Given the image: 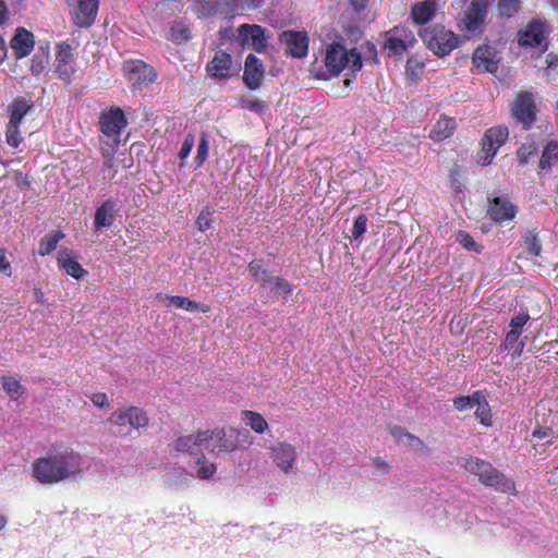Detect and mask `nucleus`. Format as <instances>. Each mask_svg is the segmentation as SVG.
Listing matches in <instances>:
<instances>
[{
  "mask_svg": "<svg viewBox=\"0 0 558 558\" xmlns=\"http://www.w3.org/2000/svg\"><path fill=\"white\" fill-rule=\"evenodd\" d=\"M157 299L166 307L181 308V310H184V311H187L191 313H193V312L207 313L209 311V306L202 304V303H197V302L190 300L189 298H185V296L159 293L157 295Z\"/></svg>",
  "mask_w": 558,
  "mask_h": 558,
  "instance_id": "a211bd4d",
  "label": "nucleus"
},
{
  "mask_svg": "<svg viewBox=\"0 0 558 558\" xmlns=\"http://www.w3.org/2000/svg\"><path fill=\"white\" fill-rule=\"evenodd\" d=\"M116 211V204L112 201L102 203L95 213V228L97 230L110 228L114 223Z\"/></svg>",
  "mask_w": 558,
  "mask_h": 558,
  "instance_id": "a878e982",
  "label": "nucleus"
},
{
  "mask_svg": "<svg viewBox=\"0 0 558 558\" xmlns=\"http://www.w3.org/2000/svg\"><path fill=\"white\" fill-rule=\"evenodd\" d=\"M123 70L133 86H143L156 80L154 69L141 60H129L123 63Z\"/></svg>",
  "mask_w": 558,
  "mask_h": 558,
  "instance_id": "1a4fd4ad",
  "label": "nucleus"
},
{
  "mask_svg": "<svg viewBox=\"0 0 558 558\" xmlns=\"http://www.w3.org/2000/svg\"><path fill=\"white\" fill-rule=\"evenodd\" d=\"M366 229H367L366 216L365 215L357 216V218L355 219L354 225H353V230H352L353 238L355 240L360 239L366 232Z\"/></svg>",
  "mask_w": 558,
  "mask_h": 558,
  "instance_id": "864d4df0",
  "label": "nucleus"
},
{
  "mask_svg": "<svg viewBox=\"0 0 558 558\" xmlns=\"http://www.w3.org/2000/svg\"><path fill=\"white\" fill-rule=\"evenodd\" d=\"M390 434L399 444L413 450H421L424 447V444L420 438L409 434L404 428L400 426L390 427Z\"/></svg>",
  "mask_w": 558,
  "mask_h": 558,
  "instance_id": "c756f323",
  "label": "nucleus"
},
{
  "mask_svg": "<svg viewBox=\"0 0 558 558\" xmlns=\"http://www.w3.org/2000/svg\"><path fill=\"white\" fill-rule=\"evenodd\" d=\"M211 211L208 208H205L201 211V214L197 217L196 226L197 229L202 232L206 231L211 226V219H210Z\"/></svg>",
  "mask_w": 558,
  "mask_h": 558,
  "instance_id": "5fc2aeb1",
  "label": "nucleus"
},
{
  "mask_svg": "<svg viewBox=\"0 0 558 558\" xmlns=\"http://www.w3.org/2000/svg\"><path fill=\"white\" fill-rule=\"evenodd\" d=\"M480 391H476L472 396L459 397L454 399V408L460 412L474 409L477 403V398H480Z\"/></svg>",
  "mask_w": 558,
  "mask_h": 558,
  "instance_id": "a18cd8bd",
  "label": "nucleus"
},
{
  "mask_svg": "<svg viewBox=\"0 0 558 558\" xmlns=\"http://www.w3.org/2000/svg\"><path fill=\"white\" fill-rule=\"evenodd\" d=\"M100 0H78L72 9L71 15L78 27H89L97 16Z\"/></svg>",
  "mask_w": 558,
  "mask_h": 558,
  "instance_id": "4468645a",
  "label": "nucleus"
},
{
  "mask_svg": "<svg viewBox=\"0 0 558 558\" xmlns=\"http://www.w3.org/2000/svg\"><path fill=\"white\" fill-rule=\"evenodd\" d=\"M110 424L116 428L114 433L120 436L131 435L130 426L128 423L126 409H119L114 411L109 417Z\"/></svg>",
  "mask_w": 558,
  "mask_h": 558,
  "instance_id": "473e14b6",
  "label": "nucleus"
},
{
  "mask_svg": "<svg viewBox=\"0 0 558 558\" xmlns=\"http://www.w3.org/2000/svg\"><path fill=\"white\" fill-rule=\"evenodd\" d=\"M195 145V138L192 134H189L184 142L182 143V146L178 153V157L180 159V167H183L184 160L190 156L193 147Z\"/></svg>",
  "mask_w": 558,
  "mask_h": 558,
  "instance_id": "8fccbe9b",
  "label": "nucleus"
},
{
  "mask_svg": "<svg viewBox=\"0 0 558 558\" xmlns=\"http://www.w3.org/2000/svg\"><path fill=\"white\" fill-rule=\"evenodd\" d=\"M239 435L235 428L202 430L205 451L214 456L231 452L239 446Z\"/></svg>",
  "mask_w": 558,
  "mask_h": 558,
  "instance_id": "39448f33",
  "label": "nucleus"
},
{
  "mask_svg": "<svg viewBox=\"0 0 558 558\" xmlns=\"http://www.w3.org/2000/svg\"><path fill=\"white\" fill-rule=\"evenodd\" d=\"M498 61L495 49L488 46L478 47L473 54V64L482 72L494 73L498 68Z\"/></svg>",
  "mask_w": 558,
  "mask_h": 558,
  "instance_id": "aec40b11",
  "label": "nucleus"
},
{
  "mask_svg": "<svg viewBox=\"0 0 558 558\" xmlns=\"http://www.w3.org/2000/svg\"><path fill=\"white\" fill-rule=\"evenodd\" d=\"M125 125L126 120L121 109H111L101 116V131L108 136H118Z\"/></svg>",
  "mask_w": 558,
  "mask_h": 558,
  "instance_id": "6ab92c4d",
  "label": "nucleus"
},
{
  "mask_svg": "<svg viewBox=\"0 0 558 558\" xmlns=\"http://www.w3.org/2000/svg\"><path fill=\"white\" fill-rule=\"evenodd\" d=\"M416 44L415 35L405 28H395L388 36L385 48L395 56L401 57Z\"/></svg>",
  "mask_w": 558,
  "mask_h": 558,
  "instance_id": "9b49d317",
  "label": "nucleus"
},
{
  "mask_svg": "<svg viewBox=\"0 0 558 558\" xmlns=\"http://www.w3.org/2000/svg\"><path fill=\"white\" fill-rule=\"evenodd\" d=\"M169 38L174 43H183L191 38L190 29L182 23H173L170 28Z\"/></svg>",
  "mask_w": 558,
  "mask_h": 558,
  "instance_id": "a19ab883",
  "label": "nucleus"
},
{
  "mask_svg": "<svg viewBox=\"0 0 558 558\" xmlns=\"http://www.w3.org/2000/svg\"><path fill=\"white\" fill-rule=\"evenodd\" d=\"M487 13V4L484 0H475L466 10L461 20V29L470 35H475L482 31Z\"/></svg>",
  "mask_w": 558,
  "mask_h": 558,
  "instance_id": "9d476101",
  "label": "nucleus"
},
{
  "mask_svg": "<svg viewBox=\"0 0 558 558\" xmlns=\"http://www.w3.org/2000/svg\"><path fill=\"white\" fill-rule=\"evenodd\" d=\"M242 421L243 423L251 427L252 430H254L257 434H264L266 430H268V423L263 417L262 414L245 410L242 412Z\"/></svg>",
  "mask_w": 558,
  "mask_h": 558,
  "instance_id": "2f4dec72",
  "label": "nucleus"
},
{
  "mask_svg": "<svg viewBox=\"0 0 558 558\" xmlns=\"http://www.w3.org/2000/svg\"><path fill=\"white\" fill-rule=\"evenodd\" d=\"M10 47L16 59L27 57L35 47V37L33 33L24 27L15 29L13 37L10 40Z\"/></svg>",
  "mask_w": 558,
  "mask_h": 558,
  "instance_id": "dca6fc26",
  "label": "nucleus"
},
{
  "mask_svg": "<svg viewBox=\"0 0 558 558\" xmlns=\"http://www.w3.org/2000/svg\"><path fill=\"white\" fill-rule=\"evenodd\" d=\"M537 151V146L534 142H529L518 149L517 156L521 163H527L530 158L535 156Z\"/></svg>",
  "mask_w": 558,
  "mask_h": 558,
  "instance_id": "09e8293b",
  "label": "nucleus"
},
{
  "mask_svg": "<svg viewBox=\"0 0 558 558\" xmlns=\"http://www.w3.org/2000/svg\"><path fill=\"white\" fill-rule=\"evenodd\" d=\"M265 288L276 291L278 294H289L291 292L290 284L287 280L270 276L265 280Z\"/></svg>",
  "mask_w": 558,
  "mask_h": 558,
  "instance_id": "79ce46f5",
  "label": "nucleus"
},
{
  "mask_svg": "<svg viewBox=\"0 0 558 558\" xmlns=\"http://www.w3.org/2000/svg\"><path fill=\"white\" fill-rule=\"evenodd\" d=\"M281 41L286 45L287 51L295 57L306 56L308 50V38L305 33L288 31L281 34Z\"/></svg>",
  "mask_w": 558,
  "mask_h": 558,
  "instance_id": "f3484780",
  "label": "nucleus"
},
{
  "mask_svg": "<svg viewBox=\"0 0 558 558\" xmlns=\"http://www.w3.org/2000/svg\"><path fill=\"white\" fill-rule=\"evenodd\" d=\"M217 472L215 463L209 462L204 454H202L195 466V475L201 480H210Z\"/></svg>",
  "mask_w": 558,
  "mask_h": 558,
  "instance_id": "e433bc0d",
  "label": "nucleus"
},
{
  "mask_svg": "<svg viewBox=\"0 0 558 558\" xmlns=\"http://www.w3.org/2000/svg\"><path fill=\"white\" fill-rule=\"evenodd\" d=\"M350 5L357 13H361L367 9L368 0H349Z\"/></svg>",
  "mask_w": 558,
  "mask_h": 558,
  "instance_id": "e2e57ef3",
  "label": "nucleus"
},
{
  "mask_svg": "<svg viewBox=\"0 0 558 558\" xmlns=\"http://www.w3.org/2000/svg\"><path fill=\"white\" fill-rule=\"evenodd\" d=\"M248 268L250 272L265 286V280L269 279L270 275L264 269L262 260H253Z\"/></svg>",
  "mask_w": 558,
  "mask_h": 558,
  "instance_id": "603ef678",
  "label": "nucleus"
},
{
  "mask_svg": "<svg viewBox=\"0 0 558 558\" xmlns=\"http://www.w3.org/2000/svg\"><path fill=\"white\" fill-rule=\"evenodd\" d=\"M239 37L243 47L262 52L267 47L265 31L259 25L243 24L239 27Z\"/></svg>",
  "mask_w": 558,
  "mask_h": 558,
  "instance_id": "ddd939ff",
  "label": "nucleus"
},
{
  "mask_svg": "<svg viewBox=\"0 0 558 558\" xmlns=\"http://www.w3.org/2000/svg\"><path fill=\"white\" fill-rule=\"evenodd\" d=\"M324 70L313 71L318 78L328 80L339 75L342 71L356 72L362 68L361 54L355 49H347L343 45L335 43L327 45L324 53Z\"/></svg>",
  "mask_w": 558,
  "mask_h": 558,
  "instance_id": "f03ea898",
  "label": "nucleus"
},
{
  "mask_svg": "<svg viewBox=\"0 0 558 558\" xmlns=\"http://www.w3.org/2000/svg\"><path fill=\"white\" fill-rule=\"evenodd\" d=\"M126 413L130 432L147 426L148 416L143 410L131 407L126 409Z\"/></svg>",
  "mask_w": 558,
  "mask_h": 558,
  "instance_id": "c9c22d12",
  "label": "nucleus"
},
{
  "mask_svg": "<svg viewBox=\"0 0 558 558\" xmlns=\"http://www.w3.org/2000/svg\"><path fill=\"white\" fill-rule=\"evenodd\" d=\"M558 161V144L555 142L548 143L543 151L539 166L542 169H549L553 163Z\"/></svg>",
  "mask_w": 558,
  "mask_h": 558,
  "instance_id": "58836bf2",
  "label": "nucleus"
},
{
  "mask_svg": "<svg viewBox=\"0 0 558 558\" xmlns=\"http://www.w3.org/2000/svg\"><path fill=\"white\" fill-rule=\"evenodd\" d=\"M5 141L7 144L12 148H19L23 142V137L20 131V126L7 124L5 129Z\"/></svg>",
  "mask_w": 558,
  "mask_h": 558,
  "instance_id": "c03bdc74",
  "label": "nucleus"
},
{
  "mask_svg": "<svg viewBox=\"0 0 558 558\" xmlns=\"http://www.w3.org/2000/svg\"><path fill=\"white\" fill-rule=\"evenodd\" d=\"M50 64V50L48 47L39 46L34 54L31 64V71L34 75L45 73Z\"/></svg>",
  "mask_w": 558,
  "mask_h": 558,
  "instance_id": "7c9ffc66",
  "label": "nucleus"
},
{
  "mask_svg": "<svg viewBox=\"0 0 558 558\" xmlns=\"http://www.w3.org/2000/svg\"><path fill=\"white\" fill-rule=\"evenodd\" d=\"M90 401L93 402V404L97 408H107L109 405V401H108V397L106 393H101V392H98V393H94L92 397H90Z\"/></svg>",
  "mask_w": 558,
  "mask_h": 558,
  "instance_id": "bf43d9fd",
  "label": "nucleus"
},
{
  "mask_svg": "<svg viewBox=\"0 0 558 558\" xmlns=\"http://www.w3.org/2000/svg\"><path fill=\"white\" fill-rule=\"evenodd\" d=\"M243 78L250 88L258 87L264 78V66L254 54H248L245 60Z\"/></svg>",
  "mask_w": 558,
  "mask_h": 558,
  "instance_id": "4be33fe9",
  "label": "nucleus"
},
{
  "mask_svg": "<svg viewBox=\"0 0 558 558\" xmlns=\"http://www.w3.org/2000/svg\"><path fill=\"white\" fill-rule=\"evenodd\" d=\"M523 243L527 252L534 256H538L542 251L541 242L534 231H529L523 236Z\"/></svg>",
  "mask_w": 558,
  "mask_h": 558,
  "instance_id": "37998d69",
  "label": "nucleus"
},
{
  "mask_svg": "<svg viewBox=\"0 0 558 558\" xmlns=\"http://www.w3.org/2000/svg\"><path fill=\"white\" fill-rule=\"evenodd\" d=\"M58 264L69 276L75 279H81L87 274L69 250H62L58 253Z\"/></svg>",
  "mask_w": 558,
  "mask_h": 558,
  "instance_id": "bb28decb",
  "label": "nucleus"
},
{
  "mask_svg": "<svg viewBox=\"0 0 558 558\" xmlns=\"http://www.w3.org/2000/svg\"><path fill=\"white\" fill-rule=\"evenodd\" d=\"M8 522V517L4 513L0 512V533L5 530Z\"/></svg>",
  "mask_w": 558,
  "mask_h": 558,
  "instance_id": "774afa93",
  "label": "nucleus"
},
{
  "mask_svg": "<svg viewBox=\"0 0 558 558\" xmlns=\"http://www.w3.org/2000/svg\"><path fill=\"white\" fill-rule=\"evenodd\" d=\"M530 319V316L527 314H520L514 317H512L510 322V329L521 332L523 326L526 324V322Z\"/></svg>",
  "mask_w": 558,
  "mask_h": 558,
  "instance_id": "6e6d98bb",
  "label": "nucleus"
},
{
  "mask_svg": "<svg viewBox=\"0 0 558 558\" xmlns=\"http://www.w3.org/2000/svg\"><path fill=\"white\" fill-rule=\"evenodd\" d=\"M456 121L448 117H440L429 130V137L435 142H441L450 137L456 130Z\"/></svg>",
  "mask_w": 558,
  "mask_h": 558,
  "instance_id": "cd10ccee",
  "label": "nucleus"
},
{
  "mask_svg": "<svg viewBox=\"0 0 558 558\" xmlns=\"http://www.w3.org/2000/svg\"><path fill=\"white\" fill-rule=\"evenodd\" d=\"M56 70L59 76L68 81L74 73L73 54L69 45H60L56 57Z\"/></svg>",
  "mask_w": 558,
  "mask_h": 558,
  "instance_id": "b1692460",
  "label": "nucleus"
},
{
  "mask_svg": "<svg viewBox=\"0 0 558 558\" xmlns=\"http://www.w3.org/2000/svg\"><path fill=\"white\" fill-rule=\"evenodd\" d=\"M407 70L412 75H418L423 70V63L417 61L415 58H409L407 62Z\"/></svg>",
  "mask_w": 558,
  "mask_h": 558,
  "instance_id": "052dcab7",
  "label": "nucleus"
},
{
  "mask_svg": "<svg viewBox=\"0 0 558 558\" xmlns=\"http://www.w3.org/2000/svg\"><path fill=\"white\" fill-rule=\"evenodd\" d=\"M375 466H376L379 471H381V472H387V471H388V469H389L388 463H387L386 461H384V460H380V459H378V460H376V461H375Z\"/></svg>",
  "mask_w": 558,
  "mask_h": 558,
  "instance_id": "338daca9",
  "label": "nucleus"
},
{
  "mask_svg": "<svg viewBox=\"0 0 558 558\" xmlns=\"http://www.w3.org/2000/svg\"><path fill=\"white\" fill-rule=\"evenodd\" d=\"M209 151V142L206 134H202L195 156L196 167H201L207 159Z\"/></svg>",
  "mask_w": 558,
  "mask_h": 558,
  "instance_id": "de8ad7c7",
  "label": "nucleus"
},
{
  "mask_svg": "<svg viewBox=\"0 0 558 558\" xmlns=\"http://www.w3.org/2000/svg\"><path fill=\"white\" fill-rule=\"evenodd\" d=\"M64 238L61 231H52L45 235L39 243L38 254L46 256L56 250L58 243Z\"/></svg>",
  "mask_w": 558,
  "mask_h": 558,
  "instance_id": "72a5a7b5",
  "label": "nucleus"
},
{
  "mask_svg": "<svg viewBox=\"0 0 558 558\" xmlns=\"http://www.w3.org/2000/svg\"><path fill=\"white\" fill-rule=\"evenodd\" d=\"M84 468L83 457L65 445H57L32 464L34 478L40 484H57L77 476Z\"/></svg>",
  "mask_w": 558,
  "mask_h": 558,
  "instance_id": "f257e3e1",
  "label": "nucleus"
},
{
  "mask_svg": "<svg viewBox=\"0 0 558 558\" xmlns=\"http://www.w3.org/2000/svg\"><path fill=\"white\" fill-rule=\"evenodd\" d=\"M8 19V10L3 1L0 0V25Z\"/></svg>",
  "mask_w": 558,
  "mask_h": 558,
  "instance_id": "0e129e2a",
  "label": "nucleus"
},
{
  "mask_svg": "<svg viewBox=\"0 0 558 558\" xmlns=\"http://www.w3.org/2000/svg\"><path fill=\"white\" fill-rule=\"evenodd\" d=\"M0 272L5 276H11V264L2 248H0Z\"/></svg>",
  "mask_w": 558,
  "mask_h": 558,
  "instance_id": "680f3d73",
  "label": "nucleus"
},
{
  "mask_svg": "<svg viewBox=\"0 0 558 558\" xmlns=\"http://www.w3.org/2000/svg\"><path fill=\"white\" fill-rule=\"evenodd\" d=\"M245 107L253 111H262L264 108V105H262L260 102H256V101H247L245 104Z\"/></svg>",
  "mask_w": 558,
  "mask_h": 558,
  "instance_id": "69168bd1",
  "label": "nucleus"
},
{
  "mask_svg": "<svg viewBox=\"0 0 558 558\" xmlns=\"http://www.w3.org/2000/svg\"><path fill=\"white\" fill-rule=\"evenodd\" d=\"M521 332L510 329L505 339L506 349H513L514 357L520 356L525 347L524 340L518 341Z\"/></svg>",
  "mask_w": 558,
  "mask_h": 558,
  "instance_id": "ea45409f",
  "label": "nucleus"
},
{
  "mask_svg": "<svg viewBox=\"0 0 558 558\" xmlns=\"http://www.w3.org/2000/svg\"><path fill=\"white\" fill-rule=\"evenodd\" d=\"M487 213L492 220L502 225L515 218L518 207L507 196H497L489 202Z\"/></svg>",
  "mask_w": 558,
  "mask_h": 558,
  "instance_id": "f8f14e48",
  "label": "nucleus"
},
{
  "mask_svg": "<svg viewBox=\"0 0 558 558\" xmlns=\"http://www.w3.org/2000/svg\"><path fill=\"white\" fill-rule=\"evenodd\" d=\"M269 454L274 465L282 474H291L298 464L296 448L288 441H276L269 447Z\"/></svg>",
  "mask_w": 558,
  "mask_h": 558,
  "instance_id": "423d86ee",
  "label": "nucleus"
},
{
  "mask_svg": "<svg viewBox=\"0 0 558 558\" xmlns=\"http://www.w3.org/2000/svg\"><path fill=\"white\" fill-rule=\"evenodd\" d=\"M456 241L468 251L478 252V246L473 238L464 231L457 233Z\"/></svg>",
  "mask_w": 558,
  "mask_h": 558,
  "instance_id": "3c124183",
  "label": "nucleus"
},
{
  "mask_svg": "<svg viewBox=\"0 0 558 558\" xmlns=\"http://www.w3.org/2000/svg\"><path fill=\"white\" fill-rule=\"evenodd\" d=\"M174 448L178 452L184 454L202 456L205 451L202 432H198L195 435L179 437L175 441Z\"/></svg>",
  "mask_w": 558,
  "mask_h": 558,
  "instance_id": "5701e85b",
  "label": "nucleus"
},
{
  "mask_svg": "<svg viewBox=\"0 0 558 558\" xmlns=\"http://www.w3.org/2000/svg\"><path fill=\"white\" fill-rule=\"evenodd\" d=\"M509 135L506 126H496L486 131L482 140V150L477 154V162L482 166L489 165L496 156L500 146Z\"/></svg>",
  "mask_w": 558,
  "mask_h": 558,
  "instance_id": "0eeeda50",
  "label": "nucleus"
},
{
  "mask_svg": "<svg viewBox=\"0 0 558 558\" xmlns=\"http://www.w3.org/2000/svg\"><path fill=\"white\" fill-rule=\"evenodd\" d=\"M474 409L475 416L480 423L486 427H490L493 425L492 411L486 398L482 392L480 393V398H477V403Z\"/></svg>",
  "mask_w": 558,
  "mask_h": 558,
  "instance_id": "f704fd0d",
  "label": "nucleus"
},
{
  "mask_svg": "<svg viewBox=\"0 0 558 558\" xmlns=\"http://www.w3.org/2000/svg\"><path fill=\"white\" fill-rule=\"evenodd\" d=\"M549 26L539 19L532 20L518 35L521 46L547 48Z\"/></svg>",
  "mask_w": 558,
  "mask_h": 558,
  "instance_id": "6e6552de",
  "label": "nucleus"
},
{
  "mask_svg": "<svg viewBox=\"0 0 558 558\" xmlns=\"http://www.w3.org/2000/svg\"><path fill=\"white\" fill-rule=\"evenodd\" d=\"M420 37L426 47L438 57L449 54L459 46V37L444 26L436 25L420 31Z\"/></svg>",
  "mask_w": 558,
  "mask_h": 558,
  "instance_id": "7ed1b4c3",
  "label": "nucleus"
},
{
  "mask_svg": "<svg viewBox=\"0 0 558 558\" xmlns=\"http://www.w3.org/2000/svg\"><path fill=\"white\" fill-rule=\"evenodd\" d=\"M551 436H553V428L547 425H544V426L538 425L532 432V437L537 438V439H546Z\"/></svg>",
  "mask_w": 558,
  "mask_h": 558,
  "instance_id": "4d7b16f0",
  "label": "nucleus"
},
{
  "mask_svg": "<svg viewBox=\"0 0 558 558\" xmlns=\"http://www.w3.org/2000/svg\"><path fill=\"white\" fill-rule=\"evenodd\" d=\"M231 64L232 60L230 54L225 52H217L208 64V71L216 77H226L229 74Z\"/></svg>",
  "mask_w": 558,
  "mask_h": 558,
  "instance_id": "c85d7f7f",
  "label": "nucleus"
},
{
  "mask_svg": "<svg viewBox=\"0 0 558 558\" xmlns=\"http://www.w3.org/2000/svg\"><path fill=\"white\" fill-rule=\"evenodd\" d=\"M464 468L470 473L478 476L480 481L484 485L492 486L496 490L510 493L514 488L513 482L511 480L505 477L504 474L499 473L489 463L481 459L472 457L468 458L465 460Z\"/></svg>",
  "mask_w": 558,
  "mask_h": 558,
  "instance_id": "20e7f679",
  "label": "nucleus"
},
{
  "mask_svg": "<svg viewBox=\"0 0 558 558\" xmlns=\"http://www.w3.org/2000/svg\"><path fill=\"white\" fill-rule=\"evenodd\" d=\"M33 101L23 97L15 98L9 106V122L8 124L20 126L23 119L33 110Z\"/></svg>",
  "mask_w": 558,
  "mask_h": 558,
  "instance_id": "393cba45",
  "label": "nucleus"
},
{
  "mask_svg": "<svg viewBox=\"0 0 558 558\" xmlns=\"http://www.w3.org/2000/svg\"><path fill=\"white\" fill-rule=\"evenodd\" d=\"M196 2H199V5L195 7V11L198 15H207L210 14L214 10V3L213 0H195Z\"/></svg>",
  "mask_w": 558,
  "mask_h": 558,
  "instance_id": "13d9d810",
  "label": "nucleus"
},
{
  "mask_svg": "<svg viewBox=\"0 0 558 558\" xmlns=\"http://www.w3.org/2000/svg\"><path fill=\"white\" fill-rule=\"evenodd\" d=\"M1 384L2 388L12 400H17L24 393V388L20 380L13 376H4Z\"/></svg>",
  "mask_w": 558,
  "mask_h": 558,
  "instance_id": "4c0bfd02",
  "label": "nucleus"
},
{
  "mask_svg": "<svg viewBox=\"0 0 558 558\" xmlns=\"http://www.w3.org/2000/svg\"><path fill=\"white\" fill-rule=\"evenodd\" d=\"M437 9L436 0H423L412 5L410 15L416 25H425L435 17Z\"/></svg>",
  "mask_w": 558,
  "mask_h": 558,
  "instance_id": "412c9836",
  "label": "nucleus"
},
{
  "mask_svg": "<svg viewBox=\"0 0 558 558\" xmlns=\"http://www.w3.org/2000/svg\"><path fill=\"white\" fill-rule=\"evenodd\" d=\"M513 117L524 125L529 126L535 120V104L531 94H520L511 107Z\"/></svg>",
  "mask_w": 558,
  "mask_h": 558,
  "instance_id": "2eb2a0df",
  "label": "nucleus"
},
{
  "mask_svg": "<svg viewBox=\"0 0 558 558\" xmlns=\"http://www.w3.org/2000/svg\"><path fill=\"white\" fill-rule=\"evenodd\" d=\"M520 8L519 0H499L498 2V13L501 16H513Z\"/></svg>",
  "mask_w": 558,
  "mask_h": 558,
  "instance_id": "49530a36",
  "label": "nucleus"
}]
</instances>
